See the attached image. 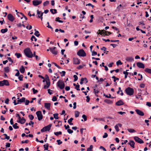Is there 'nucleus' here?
Wrapping results in <instances>:
<instances>
[{
    "instance_id": "f257e3e1",
    "label": "nucleus",
    "mask_w": 151,
    "mask_h": 151,
    "mask_svg": "<svg viewBox=\"0 0 151 151\" xmlns=\"http://www.w3.org/2000/svg\"><path fill=\"white\" fill-rule=\"evenodd\" d=\"M25 55L28 58H32L33 57L32 53L29 48H27L24 50Z\"/></svg>"
},
{
    "instance_id": "f03ea898",
    "label": "nucleus",
    "mask_w": 151,
    "mask_h": 151,
    "mask_svg": "<svg viewBox=\"0 0 151 151\" xmlns=\"http://www.w3.org/2000/svg\"><path fill=\"white\" fill-rule=\"evenodd\" d=\"M97 33L98 35L100 34L102 36H108L112 33L110 32L106 31L104 30H101L100 29H99Z\"/></svg>"
},
{
    "instance_id": "7ed1b4c3",
    "label": "nucleus",
    "mask_w": 151,
    "mask_h": 151,
    "mask_svg": "<svg viewBox=\"0 0 151 151\" xmlns=\"http://www.w3.org/2000/svg\"><path fill=\"white\" fill-rule=\"evenodd\" d=\"M57 86L60 89H63L65 87V83L62 80H59L57 83Z\"/></svg>"
},
{
    "instance_id": "20e7f679",
    "label": "nucleus",
    "mask_w": 151,
    "mask_h": 151,
    "mask_svg": "<svg viewBox=\"0 0 151 151\" xmlns=\"http://www.w3.org/2000/svg\"><path fill=\"white\" fill-rule=\"evenodd\" d=\"M125 91L127 94H133L134 93V89L130 87L126 88Z\"/></svg>"
},
{
    "instance_id": "39448f33",
    "label": "nucleus",
    "mask_w": 151,
    "mask_h": 151,
    "mask_svg": "<svg viewBox=\"0 0 151 151\" xmlns=\"http://www.w3.org/2000/svg\"><path fill=\"white\" fill-rule=\"evenodd\" d=\"M77 54L79 56L85 57L86 56V54L83 49L80 50L77 52Z\"/></svg>"
},
{
    "instance_id": "423d86ee",
    "label": "nucleus",
    "mask_w": 151,
    "mask_h": 151,
    "mask_svg": "<svg viewBox=\"0 0 151 151\" xmlns=\"http://www.w3.org/2000/svg\"><path fill=\"white\" fill-rule=\"evenodd\" d=\"M9 86V84L8 81L7 80H4L3 81H0V86Z\"/></svg>"
},
{
    "instance_id": "0eeeda50",
    "label": "nucleus",
    "mask_w": 151,
    "mask_h": 151,
    "mask_svg": "<svg viewBox=\"0 0 151 151\" xmlns=\"http://www.w3.org/2000/svg\"><path fill=\"white\" fill-rule=\"evenodd\" d=\"M36 114L37 115L38 119L40 121L42 119L43 116L40 111H38L36 112Z\"/></svg>"
},
{
    "instance_id": "6e6552de",
    "label": "nucleus",
    "mask_w": 151,
    "mask_h": 151,
    "mask_svg": "<svg viewBox=\"0 0 151 151\" xmlns=\"http://www.w3.org/2000/svg\"><path fill=\"white\" fill-rule=\"evenodd\" d=\"M56 48V47H55L49 48L50 51L53 54L55 55H56L58 54V51L55 50Z\"/></svg>"
},
{
    "instance_id": "1a4fd4ad",
    "label": "nucleus",
    "mask_w": 151,
    "mask_h": 151,
    "mask_svg": "<svg viewBox=\"0 0 151 151\" xmlns=\"http://www.w3.org/2000/svg\"><path fill=\"white\" fill-rule=\"evenodd\" d=\"M134 139L136 142L140 144H142L144 143L143 141L137 137H134Z\"/></svg>"
},
{
    "instance_id": "9d476101",
    "label": "nucleus",
    "mask_w": 151,
    "mask_h": 151,
    "mask_svg": "<svg viewBox=\"0 0 151 151\" xmlns=\"http://www.w3.org/2000/svg\"><path fill=\"white\" fill-rule=\"evenodd\" d=\"M42 2L41 1H38V0H35L32 1V4L34 6H38Z\"/></svg>"
},
{
    "instance_id": "9b49d317",
    "label": "nucleus",
    "mask_w": 151,
    "mask_h": 151,
    "mask_svg": "<svg viewBox=\"0 0 151 151\" xmlns=\"http://www.w3.org/2000/svg\"><path fill=\"white\" fill-rule=\"evenodd\" d=\"M7 18L11 22H13L14 20V18L11 14H9L7 15Z\"/></svg>"
},
{
    "instance_id": "f8f14e48",
    "label": "nucleus",
    "mask_w": 151,
    "mask_h": 151,
    "mask_svg": "<svg viewBox=\"0 0 151 151\" xmlns=\"http://www.w3.org/2000/svg\"><path fill=\"white\" fill-rule=\"evenodd\" d=\"M137 65L139 68H144L145 67L144 64L140 62L137 63Z\"/></svg>"
},
{
    "instance_id": "ddd939ff",
    "label": "nucleus",
    "mask_w": 151,
    "mask_h": 151,
    "mask_svg": "<svg viewBox=\"0 0 151 151\" xmlns=\"http://www.w3.org/2000/svg\"><path fill=\"white\" fill-rule=\"evenodd\" d=\"M45 107L47 110H50V106H51V104L50 103H45L44 104Z\"/></svg>"
},
{
    "instance_id": "4468645a",
    "label": "nucleus",
    "mask_w": 151,
    "mask_h": 151,
    "mask_svg": "<svg viewBox=\"0 0 151 151\" xmlns=\"http://www.w3.org/2000/svg\"><path fill=\"white\" fill-rule=\"evenodd\" d=\"M85 81V83H88V81L87 79L86 78H82L81 79V81L80 82V84L82 85L83 83V81Z\"/></svg>"
},
{
    "instance_id": "2eb2a0df",
    "label": "nucleus",
    "mask_w": 151,
    "mask_h": 151,
    "mask_svg": "<svg viewBox=\"0 0 151 151\" xmlns=\"http://www.w3.org/2000/svg\"><path fill=\"white\" fill-rule=\"evenodd\" d=\"M73 63L74 64H79L80 63V60L77 58H73Z\"/></svg>"
},
{
    "instance_id": "dca6fc26",
    "label": "nucleus",
    "mask_w": 151,
    "mask_h": 151,
    "mask_svg": "<svg viewBox=\"0 0 151 151\" xmlns=\"http://www.w3.org/2000/svg\"><path fill=\"white\" fill-rule=\"evenodd\" d=\"M135 111L139 115L141 116H143L144 115V113L141 111L138 110L136 109L135 110Z\"/></svg>"
},
{
    "instance_id": "f3484780",
    "label": "nucleus",
    "mask_w": 151,
    "mask_h": 151,
    "mask_svg": "<svg viewBox=\"0 0 151 151\" xmlns=\"http://www.w3.org/2000/svg\"><path fill=\"white\" fill-rule=\"evenodd\" d=\"M116 105L117 106H120L122 105H123L124 104V103L123 102V101L121 100H120L118 101H117L116 103Z\"/></svg>"
},
{
    "instance_id": "a211bd4d",
    "label": "nucleus",
    "mask_w": 151,
    "mask_h": 151,
    "mask_svg": "<svg viewBox=\"0 0 151 151\" xmlns=\"http://www.w3.org/2000/svg\"><path fill=\"white\" fill-rule=\"evenodd\" d=\"M46 85H45L44 86V88L45 89H47L49 88V87L50 85V83L49 81H49L47 80L46 81Z\"/></svg>"
},
{
    "instance_id": "6ab92c4d",
    "label": "nucleus",
    "mask_w": 151,
    "mask_h": 151,
    "mask_svg": "<svg viewBox=\"0 0 151 151\" xmlns=\"http://www.w3.org/2000/svg\"><path fill=\"white\" fill-rule=\"evenodd\" d=\"M25 98L24 97H23L22 98L19 99L17 100L18 104H21L22 103L24 102L25 101Z\"/></svg>"
},
{
    "instance_id": "aec40b11",
    "label": "nucleus",
    "mask_w": 151,
    "mask_h": 151,
    "mask_svg": "<svg viewBox=\"0 0 151 151\" xmlns=\"http://www.w3.org/2000/svg\"><path fill=\"white\" fill-rule=\"evenodd\" d=\"M17 122L22 124H24L26 122V120L24 117H22L21 120L17 121Z\"/></svg>"
},
{
    "instance_id": "412c9836",
    "label": "nucleus",
    "mask_w": 151,
    "mask_h": 151,
    "mask_svg": "<svg viewBox=\"0 0 151 151\" xmlns=\"http://www.w3.org/2000/svg\"><path fill=\"white\" fill-rule=\"evenodd\" d=\"M129 144L132 148H134V147L135 143L133 141H130Z\"/></svg>"
},
{
    "instance_id": "4be33fe9",
    "label": "nucleus",
    "mask_w": 151,
    "mask_h": 151,
    "mask_svg": "<svg viewBox=\"0 0 151 151\" xmlns=\"http://www.w3.org/2000/svg\"><path fill=\"white\" fill-rule=\"evenodd\" d=\"M126 60L129 62H132L134 61L133 58L132 57H127L126 58Z\"/></svg>"
},
{
    "instance_id": "5701e85b",
    "label": "nucleus",
    "mask_w": 151,
    "mask_h": 151,
    "mask_svg": "<svg viewBox=\"0 0 151 151\" xmlns=\"http://www.w3.org/2000/svg\"><path fill=\"white\" fill-rule=\"evenodd\" d=\"M104 102L108 104H111L113 103V101L109 99H106L104 101Z\"/></svg>"
},
{
    "instance_id": "b1692460",
    "label": "nucleus",
    "mask_w": 151,
    "mask_h": 151,
    "mask_svg": "<svg viewBox=\"0 0 151 151\" xmlns=\"http://www.w3.org/2000/svg\"><path fill=\"white\" fill-rule=\"evenodd\" d=\"M52 126L51 124H50L44 127V128H45L47 131H49L51 129V127Z\"/></svg>"
},
{
    "instance_id": "393cba45",
    "label": "nucleus",
    "mask_w": 151,
    "mask_h": 151,
    "mask_svg": "<svg viewBox=\"0 0 151 151\" xmlns=\"http://www.w3.org/2000/svg\"><path fill=\"white\" fill-rule=\"evenodd\" d=\"M19 70L20 72L22 73H24L25 71V69L23 66H22L19 69Z\"/></svg>"
},
{
    "instance_id": "a878e982",
    "label": "nucleus",
    "mask_w": 151,
    "mask_h": 151,
    "mask_svg": "<svg viewBox=\"0 0 151 151\" xmlns=\"http://www.w3.org/2000/svg\"><path fill=\"white\" fill-rule=\"evenodd\" d=\"M101 50L104 51V53H106V54H107V53L109 52V51H106V48L105 47H103L102 48H101Z\"/></svg>"
},
{
    "instance_id": "bb28decb",
    "label": "nucleus",
    "mask_w": 151,
    "mask_h": 151,
    "mask_svg": "<svg viewBox=\"0 0 151 151\" xmlns=\"http://www.w3.org/2000/svg\"><path fill=\"white\" fill-rule=\"evenodd\" d=\"M144 71L145 72L151 74V69L148 68H145Z\"/></svg>"
},
{
    "instance_id": "cd10ccee",
    "label": "nucleus",
    "mask_w": 151,
    "mask_h": 151,
    "mask_svg": "<svg viewBox=\"0 0 151 151\" xmlns=\"http://www.w3.org/2000/svg\"><path fill=\"white\" fill-rule=\"evenodd\" d=\"M34 30L35 31L34 35L37 37H39L40 35L39 31L37 30L36 29H35Z\"/></svg>"
},
{
    "instance_id": "c85d7f7f",
    "label": "nucleus",
    "mask_w": 151,
    "mask_h": 151,
    "mask_svg": "<svg viewBox=\"0 0 151 151\" xmlns=\"http://www.w3.org/2000/svg\"><path fill=\"white\" fill-rule=\"evenodd\" d=\"M73 119L72 118H71L69 119L68 120V122L69 124L70 125H73V124L71 122L73 120Z\"/></svg>"
},
{
    "instance_id": "c756f323",
    "label": "nucleus",
    "mask_w": 151,
    "mask_h": 151,
    "mask_svg": "<svg viewBox=\"0 0 151 151\" xmlns=\"http://www.w3.org/2000/svg\"><path fill=\"white\" fill-rule=\"evenodd\" d=\"M119 90L117 92V93L118 94L120 92L121 93H120V94H123V93L122 90H121V88L120 87H119Z\"/></svg>"
},
{
    "instance_id": "7c9ffc66",
    "label": "nucleus",
    "mask_w": 151,
    "mask_h": 151,
    "mask_svg": "<svg viewBox=\"0 0 151 151\" xmlns=\"http://www.w3.org/2000/svg\"><path fill=\"white\" fill-rule=\"evenodd\" d=\"M43 13V12H42L41 11H40L38 10H37V14L38 15H39L40 16H41V14H42V16Z\"/></svg>"
},
{
    "instance_id": "2f4dec72",
    "label": "nucleus",
    "mask_w": 151,
    "mask_h": 151,
    "mask_svg": "<svg viewBox=\"0 0 151 151\" xmlns=\"http://www.w3.org/2000/svg\"><path fill=\"white\" fill-rule=\"evenodd\" d=\"M8 31V29L7 28H5L4 29H2L1 30V32L2 33H4Z\"/></svg>"
},
{
    "instance_id": "473e14b6",
    "label": "nucleus",
    "mask_w": 151,
    "mask_h": 151,
    "mask_svg": "<svg viewBox=\"0 0 151 151\" xmlns=\"http://www.w3.org/2000/svg\"><path fill=\"white\" fill-rule=\"evenodd\" d=\"M49 145L48 143H47L46 145H43L44 148V150H48V147Z\"/></svg>"
},
{
    "instance_id": "72a5a7b5",
    "label": "nucleus",
    "mask_w": 151,
    "mask_h": 151,
    "mask_svg": "<svg viewBox=\"0 0 151 151\" xmlns=\"http://www.w3.org/2000/svg\"><path fill=\"white\" fill-rule=\"evenodd\" d=\"M80 113L77 111H75V115L76 117H77L79 116Z\"/></svg>"
},
{
    "instance_id": "f704fd0d",
    "label": "nucleus",
    "mask_w": 151,
    "mask_h": 151,
    "mask_svg": "<svg viewBox=\"0 0 151 151\" xmlns=\"http://www.w3.org/2000/svg\"><path fill=\"white\" fill-rule=\"evenodd\" d=\"M54 134L56 136H58L59 135L62 134V132H61L59 131L58 132H55Z\"/></svg>"
},
{
    "instance_id": "c9c22d12",
    "label": "nucleus",
    "mask_w": 151,
    "mask_h": 151,
    "mask_svg": "<svg viewBox=\"0 0 151 151\" xmlns=\"http://www.w3.org/2000/svg\"><path fill=\"white\" fill-rule=\"evenodd\" d=\"M127 130L130 133H133L136 132V131L133 129H128Z\"/></svg>"
},
{
    "instance_id": "e433bc0d",
    "label": "nucleus",
    "mask_w": 151,
    "mask_h": 151,
    "mask_svg": "<svg viewBox=\"0 0 151 151\" xmlns=\"http://www.w3.org/2000/svg\"><path fill=\"white\" fill-rule=\"evenodd\" d=\"M4 71L6 73H8L9 72V68L8 67H5L4 68Z\"/></svg>"
},
{
    "instance_id": "4c0bfd02",
    "label": "nucleus",
    "mask_w": 151,
    "mask_h": 151,
    "mask_svg": "<svg viewBox=\"0 0 151 151\" xmlns=\"http://www.w3.org/2000/svg\"><path fill=\"white\" fill-rule=\"evenodd\" d=\"M17 124L15 123L13 125V127L15 129H17L19 128V127L17 125Z\"/></svg>"
},
{
    "instance_id": "58836bf2",
    "label": "nucleus",
    "mask_w": 151,
    "mask_h": 151,
    "mask_svg": "<svg viewBox=\"0 0 151 151\" xmlns=\"http://www.w3.org/2000/svg\"><path fill=\"white\" fill-rule=\"evenodd\" d=\"M58 114L56 113L54 114L53 115L54 116V117L56 119H59V117L58 116Z\"/></svg>"
},
{
    "instance_id": "ea45409f",
    "label": "nucleus",
    "mask_w": 151,
    "mask_h": 151,
    "mask_svg": "<svg viewBox=\"0 0 151 151\" xmlns=\"http://www.w3.org/2000/svg\"><path fill=\"white\" fill-rule=\"evenodd\" d=\"M60 19V18L59 17H57L55 19V21L60 23H63V21L61 20H59Z\"/></svg>"
},
{
    "instance_id": "a19ab883",
    "label": "nucleus",
    "mask_w": 151,
    "mask_h": 151,
    "mask_svg": "<svg viewBox=\"0 0 151 151\" xmlns=\"http://www.w3.org/2000/svg\"><path fill=\"white\" fill-rule=\"evenodd\" d=\"M123 73L125 75V78H127V76L129 74V73L127 72L124 71L123 72Z\"/></svg>"
},
{
    "instance_id": "79ce46f5",
    "label": "nucleus",
    "mask_w": 151,
    "mask_h": 151,
    "mask_svg": "<svg viewBox=\"0 0 151 151\" xmlns=\"http://www.w3.org/2000/svg\"><path fill=\"white\" fill-rule=\"evenodd\" d=\"M15 55L17 56L18 58H19L21 56V55L20 53H15Z\"/></svg>"
},
{
    "instance_id": "37998d69",
    "label": "nucleus",
    "mask_w": 151,
    "mask_h": 151,
    "mask_svg": "<svg viewBox=\"0 0 151 151\" xmlns=\"http://www.w3.org/2000/svg\"><path fill=\"white\" fill-rule=\"evenodd\" d=\"M33 39L35 41H36L37 40V39L34 36V35H32V36L31 38V40L32 41H33Z\"/></svg>"
},
{
    "instance_id": "c03bdc74",
    "label": "nucleus",
    "mask_w": 151,
    "mask_h": 151,
    "mask_svg": "<svg viewBox=\"0 0 151 151\" xmlns=\"http://www.w3.org/2000/svg\"><path fill=\"white\" fill-rule=\"evenodd\" d=\"M141 96V95H136V98L137 99H140L141 100H142V99Z\"/></svg>"
},
{
    "instance_id": "a18cd8bd",
    "label": "nucleus",
    "mask_w": 151,
    "mask_h": 151,
    "mask_svg": "<svg viewBox=\"0 0 151 151\" xmlns=\"http://www.w3.org/2000/svg\"><path fill=\"white\" fill-rule=\"evenodd\" d=\"M93 147V146L92 145H91L90 146V147L87 148V151H92V149Z\"/></svg>"
},
{
    "instance_id": "49530a36",
    "label": "nucleus",
    "mask_w": 151,
    "mask_h": 151,
    "mask_svg": "<svg viewBox=\"0 0 151 151\" xmlns=\"http://www.w3.org/2000/svg\"><path fill=\"white\" fill-rule=\"evenodd\" d=\"M49 2L48 1H46L43 3L44 6H45L49 4Z\"/></svg>"
},
{
    "instance_id": "de8ad7c7",
    "label": "nucleus",
    "mask_w": 151,
    "mask_h": 151,
    "mask_svg": "<svg viewBox=\"0 0 151 151\" xmlns=\"http://www.w3.org/2000/svg\"><path fill=\"white\" fill-rule=\"evenodd\" d=\"M26 27L27 29L29 30H30L32 29V27L31 25H29L28 24L26 26Z\"/></svg>"
},
{
    "instance_id": "09e8293b",
    "label": "nucleus",
    "mask_w": 151,
    "mask_h": 151,
    "mask_svg": "<svg viewBox=\"0 0 151 151\" xmlns=\"http://www.w3.org/2000/svg\"><path fill=\"white\" fill-rule=\"evenodd\" d=\"M116 65H121L122 64V63L121 62L120 60H118L116 63Z\"/></svg>"
},
{
    "instance_id": "8fccbe9b",
    "label": "nucleus",
    "mask_w": 151,
    "mask_h": 151,
    "mask_svg": "<svg viewBox=\"0 0 151 151\" xmlns=\"http://www.w3.org/2000/svg\"><path fill=\"white\" fill-rule=\"evenodd\" d=\"M115 129L117 132H118L119 131V129L118 127L116 124L114 127Z\"/></svg>"
},
{
    "instance_id": "3c124183",
    "label": "nucleus",
    "mask_w": 151,
    "mask_h": 151,
    "mask_svg": "<svg viewBox=\"0 0 151 151\" xmlns=\"http://www.w3.org/2000/svg\"><path fill=\"white\" fill-rule=\"evenodd\" d=\"M28 117L31 120H32L34 118V116L32 115H29L28 116Z\"/></svg>"
},
{
    "instance_id": "603ef678",
    "label": "nucleus",
    "mask_w": 151,
    "mask_h": 151,
    "mask_svg": "<svg viewBox=\"0 0 151 151\" xmlns=\"http://www.w3.org/2000/svg\"><path fill=\"white\" fill-rule=\"evenodd\" d=\"M23 76L22 75H20L19 77V79L20 81H22L23 80Z\"/></svg>"
},
{
    "instance_id": "864d4df0",
    "label": "nucleus",
    "mask_w": 151,
    "mask_h": 151,
    "mask_svg": "<svg viewBox=\"0 0 151 151\" xmlns=\"http://www.w3.org/2000/svg\"><path fill=\"white\" fill-rule=\"evenodd\" d=\"M82 117L83 119L85 121H86L87 120V116L86 115L84 114L82 116Z\"/></svg>"
},
{
    "instance_id": "5fc2aeb1",
    "label": "nucleus",
    "mask_w": 151,
    "mask_h": 151,
    "mask_svg": "<svg viewBox=\"0 0 151 151\" xmlns=\"http://www.w3.org/2000/svg\"><path fill=\"white\" fill-rule=\"evenodd\" d=\"M85 65H80L77 67V69H80L82 68L83 66H85Z\"/></svg>"
},
{
    "instance_id": "6e6d98bb",
    "label": "nucleus",
    "mask_w": 151,
    "mask_h": 151,
    "mask_svg": "<svg viewBox=\"0 0 151 151\" xmlns=\"http://www.w3.org/2000/svg\"><path fill=\"white\" fill-rule=\"evenodd\" d=\"M104 96H105L106 97V98H114L115 97H111V95H104Z\"/></svg>"
},
{
    "instance_id": "4d7b16f0",
    "label": "nucleus",
    "mask_w": 151,
    "mask_h": 151,
    "mask_svg": "<svg viewBox=\"0 0 151 151\" xmlns=\"http://www.w3.org/2000/svg\"><path fill=\"white\" fill-rule=\"evenodd\" d=\"M73 77L74 78V81H77L78 79V77L76 75H74Z\"/></svg>"
},
{
    "instance_id": "13d9d810",
    "label": "nucleus",
    "mask_w": 151,
    "mask_h": 151,
    "mask_svg": "<svg viewBox=\"0 0 151 151\" xmlns=\"http://www.w3.org/2000/svg\"><path fill=\"white\" fill-rule=\"evenodd\" d=\"M32 90L34 94H35L38 92V91L35 90L34 88H33Z\"/></svg>"
},
{
    "instance_id": "bf43d9fd",
    "label": "nucleus",
    "mask_w": 151,
    "mask_h": 151,
    "mask_svg": "<svg viewBox=\"0 0 151 151\" xmlns=\"http://www.w3.org/2000/svg\"><path fill=\"white\" fill-rule=\"evenodd\" d=\"M52 100L54 101H56L57 100V97L55 96H53L52 98Z\"/></svg>"
},
{
    "instance_id": "052dcab7",
    "label": "nucleus",
    "mask_w": 151,
    "mask_h": 151,
    "mask_svg": "<svg viewBox=\"0 0 151 151\" xmlns=\"http://www.w3.org/2000/svg\"><path fill=\"white\" fill-rule=\"evenodd\" d=\"M99 92V91L98 90L96 89H94V93L95 94H96L97 93H98Z\"/></svg>"
},
{
    "instance_id": "680f3d73",
    "label": "nucleus",
    "mask_w": 151,
    "mask_h": 151,
    "mask_svg": "<svg viewBox=\"0 0 151 151\" xmlns=\"http://www.w3.org/2000/svg\"><path fill=\"white\" fill-rule=\"evenodd\" d=\"M19 13L22 15V16L25 18L26 20H27V18L22 13L20 12Z\"/></svg>"
},
{
    "instance_id": "e2e57ef3",
    "label": "nucleus",
    "mask_w": 151,
    "mask_h": 151,
    "mask_svg": "<svg viewBox=\"0 0 151 151\" xmlns=\"http://www.w3.org/2000/svg\"><path fill=\"white\" fill-rule=\"evenodd\" d=\"M67 131H68V132L69 133V134H71L72 133L73 131V130H71V129H67Z\"/></svg>"
},
{
    "instance_id": "0e129e2a",
    "label": "nucleus",
    "mask_w": 151,
    "mask_h": 151,
    "mask_svg": "<svg viewBox=\"0 0 151 151\" xmlns=\"http://www.w3.org/2000/svg\"><path fill=\"white\" fill-rule=\"evenodd\" d=\"M57 142H58V145H60L62 143V142L60 140H57Z\"/></svg>"
},
{
    "instance_id": "69168bd1",
    "label": "nucleus",
    "mask_w": 151,
    "mask_h": 151,
    "mask_svg": "<svg viewBox=\"0 0 151 151\" xmlns=\"http://www.w3.org/2000/svg\"><path fill=\"white\" fill-rule=\"evenodd\" d=\"M79 87H80V86L79 85H76L75 88H76V90L78 91H80V89L79 88Z\"/></svg>"
},
{
    "instance_id": "338daca9",
    "label": "nucleus",
    "mask_w": 151,
    "mask_h": 151,
    "mask_svg": "<svg viewBox=\"0 0 151 151\" xmlns=\"http://www.w3.org/2000/svg\"><path fill=\"white\" fill-rule=\"evenodd\" d=\"M97 55V52H96L93 51L92 52V56H94V55Z\"/></svg>"
},
{
    "instance_id": "774afa93",
    "label": "nucleus",
    "mask_w": 151,
    "mask_h": 151,
    "mask_svg": "<svg viewBox=\"0 0 151 151\" xmlns=\"http://www.w3.org/2000/svg\"><path fill=\"white\" fill-rule=\"evenodd\" d=\"M108 137V134H107L105 132L104 133V135L103 136V138H106Z\"/></svg>"
}]
</instances>
